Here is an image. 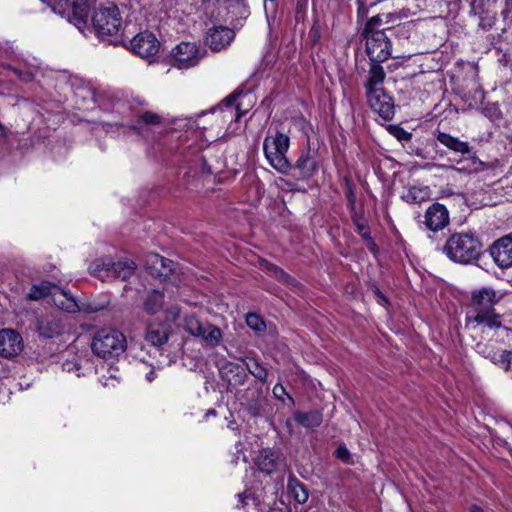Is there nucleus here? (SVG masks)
<instances>
[{"instance_id": "nucleus-4", "label": "nucleus", "mask_w": 512, "mask_h": 512, "mask_svg": "<svg viewBox=\"0 0 512 512\" xmlns=\"http://www.w3.org/2000/svg\"><path fill=\"white\" fill-rule=\"evenodd\" d=\"M289 145V137L281 132H277L274 136H266L263 142V151L267 161L281 174H287L292 168L286 157Z\"/></svg>"}, {"instance_id": "nucleus-25", "label": "nucleus", "mask_w": 512, "mask_h": 512, "mask_svg": "<svg viewBox=\"0 0 512 512\" xmlns=\"http://www.w3.org/2000/svg\"><path fill=\"white\" fill-rule=\"evenodd\" d=\"M135 269L136 264L132 260L112 262L111 279L117 278L125 281L134 274Z\"/></svg>"}, {"instance_id": "nucleus-50", "label": "nucleus", "mask_w": 512, "mask_h": 512, "mask_svg": "<svg viewBox=\"0 0 512 512\" xmlns=\"http://www.w3.org/2000/svg\"><path fill=\"white\" fill-rule=\"evenodd\" d=\"M365 242L367 243V247L370 252H372L374 255L378 253V246L372 237L365 240Z\"/></svg>"}, {"instance_id": "nucleus-24", "label": "nucleus", "mask_w": 512, "mask_h": 512, "mask_svg": "<svg viewBox=\"0 0 512 512\" xmlns=\"http://www.w3.org/2000/svg\"><path fill=\"white\" fill-rule=\"evenodd\" d=\"M135 269L136 264L132 260L112 262L111 279L117 278L125 281L134 274Z\"/></svg>"}, {"instance_id": "nucleus-13", "label": "nucleus", "mask_w": 512, "mask_h": 512, "mask_svg": "<svg viewBox=\"0 0 512 512\" xmlns=\"http://www.w3.org/2000/svg\"><path fill=\"white\" fill-rule=\"evenodd\" d=\"M21 335L9 329L0 331V355L5 358H11L22 351Z\"/></svg>"}, {"instance_id": "nucleus-15", "label": "nucleus", "mask_w": 512, "mask_h": 512, "mask_svg": "<svg viewBox=\"0 0 512 512\" xmlns=\"http://www.w3.org/2000/svg\"><path fill=\"white\" fill-rule=\"evenodd\" d=\"M169 339V327L164 323H151L147 326L145 340L155 347H161Z\"/></svg>"}, {"instance_id": "nucleus-54", "label": "nucleus", "mask_w": 512, "mask_h": 512, "mask_svg": "<svg viewBox=\"0 0 512 512\" xmlns=\"http://www.w3.org/2000/svg\"><path fill=\"white\" fill-rule=\"evenodd\" d=\"M210 415L215 416L216 415V411L214 409L208 410L207 413H206V416L208 417Z\"/></svg>"}, {"instance_id": "nucleus-58", "label": "nucleus", "mask_w": 512, "mask_h": 512, "mask_svg": "<svg viewBox=\"0 0 512 512\" xmlns=\"http://www.w3.org/2000/svg\"><path fill=\"white\" fill-rule=\"evenodd\" d=\"M384 16H385L386 19L394 17L392 14H385Z\"/></svg>"}, {"instance_id": "nucleus-40", "label": "nucleus", "mask_w": 512, "mask_h": 512, "mask_svg": "<svg viewBox=\"0 0 512 512\" xmlns=\"http://www.w3.org/2000/svg\"><path fill=\"white\" fill-rule=\"evenodd\" d=\"M247 325L254 331L261 332L265 330V322L257 314L249 313L246 316Z\"/></svg>"}, {"instance_id": "nucleus-16", "label": "nucleus", "mask_w": 512, "mask_h": 512, "mask_svg": "<svg viewBox=\"0 0 512 512\" xmlns=\"http://www.w3.org/2000/svg\"><path fill=\"white\" fill-rule=\"evenodd\" d=\"M483 356L493 364L502 368L505 372L511 370L512 352L509 350H497L487 346L481 351Z\"/></svg>"}, {"instance_id": "nucleus-11", "label": "nucleus", "mask_w": 512, "mask_h": 512, "mask_svg": "<svg viewBox=\"0 0 512 512\" xmlns=\"http://www.w3.org/2000/svg\"><path fill=\"white\" fill-rule=\"evenodd\" d=\"M159 48L160 42L155 34H135L129 39V50L142 58L156 55Z\"/></svg>"}, {"instance_id": "nucleus-57", "label": "nucleus", "mask_w": 512, "mask_h": 512, "mask_svg": "<svg viewBox=\"0 0 512 512\" xmlns=\"http://www.w3.org/2000/svg\"><path fill=\"white\" fill-rule=\"evenodd\" d=\"M286 427L291 430V421L290 420H286Z\"/></svg>"}, {"instance_id": "nucleus-48", "label": "nucleus", "mask_w": 512, "mask_h": 512, "mask_svg": "<svg viewBox=\"0 0 512 512\" xmlns=\"http://www.w3.org/2000/svg\"><path fill=\"white\" fill-rule=\"evenodd\" d=\"M336 457L346 464L352 463L351 453L345 445H340L335 451Z\"/></svg>"}, {"instance_id": "nucleus-41", "label": "nucleus", "mask_w": 512, "mask_h": 512, "mask_svg": "<svg viewBox=\"0 0 512 512\" xmlns=\"http://www.w3.org/2000/svg\"><path fill=\"white\" fill-rule=\"evenodd\" d=\"M483 114L490 120H499L502 117V112L496 103H488L483 107Z\"/></svg>"}, {"instance_id": "nucleus-36", "label": "nucleus", "mask_w": 512, "mask_h": 512, "mask_svg": "<svg viewBox=\"0 0 512 512\" xmlns=\"http://www.w3.org/2000/svg\"><path fill=\"white\" fill-rule=\"evenodd\" d=\"M428 198L427 188L412 187L408 190L404 199L409 203H421Z\"/></svg>"}, {"instance_id": "nucleus-33", "label": "nucleus", "mask_w": 512, "mask_h": 512, "mask_svg": "<svg viewBox=\"0 0 512 512\" xmlns=\"http://www.w3.org/2000/svg\"><path fill=\"white\" fill-rule=\"evenodd\" d=\"M99 42L103 45H112L114 47L123 46L129 49V39L125 34H97Z\"/></svg>"}, {"instance_id": "nucleus-32", "label": "nucleus", "mask_w": 512, "mask_h": 512, "mask_svg": "<svg viewBox=\"0 0 512 512\" xmlns=\"http://www.w3.org/2000/svg\"><path fill=\"white\" fill-rule=\"evenodd\" d=\"M151 262L158 276H167L173 270V261L158 254L151 255Z\"/></svg>"}, {"instance_id": "nucleus-2", "label": "nucleus", "mask_w": 512, "mask_h": 512, "mask_svg": "<svg viewBox=\"0 0 512 512\" xmlns=\"http://www.w3.org/2000/svg\"><path fill=\"white\" fill-rule=\"evenodd\" d=\"M442 252L455 263L470 264L482 255L483 244L475 232H455L447 239Z\"/></svg>"}, {"instance_id": "nucleus-55", "label": "nucleus", "mask_w": 512, "mask_h": 512, "mask_svg": "<svg viewBox=\"0 0 512 512\" xmlns=\"http://www.w3.org/2000/svg\"><path fill=\"white\" fill-rule=\"evenodd\" d=\"M203 171L206 172V173H212L210 167H206L205 164H204V167H203Z\"/></svg>"}, {"instance_id": "nucleus-39", "label": "nucleus", "mask_w": 512, "mask_h": 512, "mask_svg": "<svg viewBox=\"0 0 512 512\" xmlns=\"http://www.w3.org/2000/svg\"><path fill=\"white\" fill-rule=\"evenodd\" d=\"M62 368L68 373H75L77 377L85 375L84 367L76 359L66 360L62 364Z\"/></svg>"}, {"instance_id": "nucleus-56", "label": "nucleus", "mask_w": 512, "mask_h": 512, "mask_svg": "<svg viewBox=\"0 0 512 512\" xmlns=\"http://www.w3.org/2000/svg\"><path fill=\"white\" fill-rule=\"evenodd\" d=\"M98 310H99L98 308H89L86 311L89 313H92V312H97Z\"/></svg>"}, {"instance_id": "nucleus-26", "label": "nucleus", "mask_w": 512, "mask_h": 512, "mask_svg": "<svg viewBox=\"0 0 512 512\" xmlns=\"http://www.w3.org/2000/svg\"><path fill=\"white\" fill-rule=\"evenodd\" d=\"M111 269L112 261L110 259H96L89 266L91 274L102 281L111 279Z\"/></svg>"}, {"instance_id": "nucleus-46", "label": "nucleus", "mask_w": 512, "mask_h": 512, "mask_svg": "<svg viewBox=\"0 0 512 512\" xmlns=\"http://www.w3.org/2000/svg\"><path fill=\"white\" fill-rule=\"evenodd\" d=\"M382 15H376L370 18V20L366 23L362 32H384L385 29H389L390 27L383 28L382 30H375V27L382 23Z\"/></svg>"}, {"instance_id": "nucleus-17", "label": "nucleus", "mask_w": 512, "mask_h": 512, "mask_svg": "<svg viewBox=\"0 0 512 512\" xmlns=\"http://www.w3.org/2000/svg\"><path fill=\"white\" fill-rule=\"evenodd\" d=\"M385 77L386 73L380 63L370 62L367 79L364 83L365 91L369 92L371 90L383 89L381 85Z\"/></svg>"}, {"instance_id": "nucleus-12", "label": "nucleus", "mask_w": 512, "mask_h": 512, "mask_svg": "<svg viewBox=\"0 0 512 512\" xmlns=\"http://www.w3.org/2000/svg\"><path fill=\"white\" fill-rule=\"evenodd\" d=\"M450 218L447 208L438 202L433 203L425 212L424 225L432 232L443 230L449 225Z\"/></svg>"}, {"instance_id": "nucleus-30", "label": "nucleus", "mask_w": 512, "mask_h": 512, "mask_svg": "<svg viewBox=\"0 0 512 512\" xmlns=\"http://www.w3.org/2000/svg\"><path fill=\"white\" fill-rule=\"evenodd\" d=\"M288 489L292 493L294 499L300 504L305 503L309 498L307 489L295 477L289 478Z\"/></svg>"}, {"instance_id": "nucleus-18", "label": "nucleus", "mask_w": 512, "mask_h": 512, "mask_svg": "<svg viewBox=\"0 0 512 512\" xmlns=\"http://www.w3.org/2000/svg\"><path fill=\"white\" fill-rule=\"evenodd\" d=\"M238 94L232 93L227 96L213 111H220L223 113L225 120H235L236 122L242 116L239 111V106L235 104Z\"/></svg>"}, {"instance_id": "nucleus-37", "label": "nucleus", "mask_w": 512, "mask_h": 512, "mask_svg": "<svg viewBox=\"0 0 512 512\" xmlns=\"http://www.w3.org/2000/svg\"><path fill=\"white\" fill-rule=\"evenodd\" d=\"M203 323L194 315H190L185 317L184 319V329L191 335L197 336V334H201V326Z\"/></svg>"}, {"instance_id": "nucleus-21", "label": "nucleus", "mask_w": 512, "mask_h": 512, "mask_svg": "<svg viewBox=\"0 0 512 512\" xmlns=\"http://www.w3.org/2000/svg\"><path fill=\"white\" fill-rule=\"evenodd\" d=\"M436 138L442 145L454 152L461 154H468L470 152V146L468 142L461 141L459 138L454 137L448 133L439 131L436 135Z\"/></svg>"}, {"instance_id": "nucleus-45", "label": "nucleus", "mask_w": 512, "mask_h": 512, "mask_svg": "<svg viewBox=\"0 0 512 512\" xmlns=\"http://www.w3.org/2000/svg\"><path fill=\"white\" fill-rule=\"evenodd\" d=\"M390 133L399 141H410L412 139V133L406 131L404 128L394 125L390 127Z\"/></svg>"}, {"instance_id": "nucleus-14", "label": "nucleus", "mask_w": 512, "mask_h": 512, "mask_svg": "<svg viewBox=\"0 0 512 512\" xmlns=\"http://www.w3.org/2000/svg\"><path fill=\"white\" fill-rule=\"evenodd\" d=\"M280 461V453L270 449H262L255 459L258 469L265 473L271 474L277 470Z\"/></svg>"}, {"instance_id": "nucleus-52", "label": "nucleus", "mask_w": 512, "mask_h": 512, "mask_svg": "<svg viewBox=\"0 0 512 512\" xmlns=\"http://www.w3.org/2000/svg\"><path fill=\"white\" fill-rule=\"evenodd\" d=\"M366 1L367 0H357V3H358V12L359 13H364L365 10H366Z\"/></svg>"}, {"instance_id": "nucleus-9", "label": "nucleus", "mask_w": 512, "mask_h": 512, "mask_svg": "<svg viewBox=\"0 0 512 512\" xmlns=\"http://www.w3.org/2000/svg\"><path fill=\"white\" fill-rule=\"evenodd\" d=\"M489 254L500 269L512 267V237L505 235L495 240L489 247Z\"/></svg>"}, {"instance_id": "nucleus-34", "label": "nucleus", "mask_w": 512, "mask_h": 512, "mask_svg": "<svg viewBox=\"0 0 512 512\" xmlns=\"http://www.w3.org/2000/svg\"><path fill=\"white\" fill-rule=\"evenodd\" d=\"M53 286L49 282H41L33 285L28 293V299L40 300L51 294Z\"/></svg>"}, {"instance_id": "nucleus-5", "label": "nucleus", "mask_w": 512, "mask_h": 512, "mask_svg": "<svg viewBox=\"0 0 512 512\" xmlns=\"http://www.w3.org/2000/svg\"><path fill=\"white\" fill-rule=\"evenodd\" d=\"M122 21L118 6L112 2L101 4L92 15L93 27L98 32H118Z\"/></svg>"}, {"instance_id": "nucleus-7", "label": "nucleus", "mask_w": 512, "mask_h": 512, "mask_svg": "<svg viewBox=\"0 0 512 512\" xmlns=\"http://www.w3.org/2000/svg\"><path fill=\"white\" fill-rule=\"evenodd\" d=\"M366 98L370 108L383 120L389 121L394 117V101L384 89L366 92Z\"/></svg>"}, {"instance_id": "nucleus-51", "label": "nucleus", "mask_w": 512, "mask_h": 512, "mask_svg": "<svg viewBox=\"0 0 512 512\" xmlns=\"http://www.w3.org/2000/svg\"><path fill=\"white\" fill-rule=\"evenodd\" d=\"M146 380L151 383L157 378V373L154 368H151L150 371L145 376Z\"/></svg>"}, {"instance_id": "nucleus-42", "label": "nucleus", "mask_w": 512, "mask_h": 512, "mask_svg": "<svg viewBox=\"0 0 512 512\" xmlns=\"http://www.w3.org/2000/svg\"><path fill=\"white\" fill-rule=\"evenodd\" d=\"M265 268L271 275L275 276V278L280 281L288 282L290 279V276L283 269L274 264L265 262Z\"/></svg>"}, {"instance_id": "nucleus-47", "label": "nucleus", "mask_w": 512, "mask_h": 512, "mask_svg": "<svg viewBox=\"0 0 512 512\" xmlns=\"http://www.w3.org/2000/svg\"><path fill=\"white\" fill-rule=\"evenodd\" d=\"M63 295L66 298V303L60 304L61 309L65 310L67 312H71V313L78 311L79 310L78 304L75 301V299L72 297V295L65 291H63Z\"/></svg>"}, {"instance_id": "nucleus-8", "label": "nucleus", "mask_w": 512, "mask_h": 512, "mask_svg": "<svg viewBox=\"0 0 512 512\" xmlns=\"http://www.w3.org/2000/svg\"><path fill=\"white\" fill-rule=\"evenodd\" d=\"M366 53L370 62L381 63L391 56V43L386 34H365Z\"/></svg>"}, {"instance_id": "nucleus-23", "label": "nucleus", "mask_w": 512, "mask_h": 512, "mask_svg": "<svg viewBox=\"0 0 512 512\" xmlns=\"http://www.w3.org/2000/svg\"><path fill=\"white\" fill-rule=\"evenodd\" d=\"M68 7L72 9V14L69 15L68 20L72 22L77 29L82 30L86 25L88 1L71 2V5Z\"/></svg>"}, {"instance_id": "nucleus-28", "label": "nucleus", "mask_w": 512, "mask_h": 512, "mask_svg": "<svg viewBox=\"0 0 512 512\" xmlns=\"http://www.w3.org/2000/svg\"><path fill=\"white\" fill-rule=\"evenodd\" d=\"M235 34H206L205 44L212 51H220L228 46L234 39Z\"/></svg>"}, {"instance_id": "nucleus-20", "label": "nucleus", "mask_w": 512, "mask_h": 512, "mask_svg": "<svg viewBox=\"0 0 512 512\" xmlns=\"http://www.w3.org/2000/svg\"><path fill=\"white\" fill-rule=\"evenodd\" d=\"M293 419L301 426L307 429H315L322 423L323 416L319 410L308 412L295 411Z\"/></svg>"}, {"instance_id": "nucleus-6", "label": "nucleus", "mask_w": 512, "mask_h": 512, "mask_svg": "<svg viewBox=\"0 0 512 512\" xmlns=\"http://www.w3.org/2000/svg\"><path fill=\"white\" fill-rule=\"evenodd\" d=\"M35 330L42 339H54L65 332V317L62 314L46 313L35 318Z\"/></svg>"}, {"instance_id": "nucleus-10", "label": "nucleus", "mask_w": 512, "mask_h": 512, "mask_svg": "<svg viewBox=\"0 0 512 512\" xmlns=\"http://www.w3.org/2000/svg\"><path fill=\"white\" fill-rule=\"evenodd\" d=\"M174 66L179 69H187L198 64L201 55L194 43L181 42L172 52Z\"/></svg>"}, {"instance_id": "nucleus-35", "label": "nucleus", "mask_w": 512, "mask_h": 512, "mask_svg": "<svg viewBox=\"0 0 512 512\" xmlns=\"http://www.w3.org/2000/svg\"><path fill=\"white\" fill-rule=\"evenodd\" d=\"M161 121H162V118L160 115H158L154 112H151V111H146L139 115L138 119L136 120V124L134 125V129L139 130L142 127V125H147V126L160 125Z\"/></svg>"}, {"instance_id": "nucleus-22", "label": "nucleus", "mask_w": 512, "mask_h": 512, "mask_svg": "<svg viewBox=\"0 0 512 512\" xmlns=\"http://www.w3.org/2000/svg\"><path fill=\"white\" fill-rule=\"evenodd\" d=\"M295 168L300 171L303 178H309L313 176L318 170V163L310 155V151H303L295 163Z\"/></svg>"}, {"instance_id": "nucleus-59", "label": "nucleus", "mask_w": 512, "mask_h": 512, "mask_svg": "<svg viewBox=\"0 0 512 512\" xmlns=\"http://www.w3.org/2000/svg\"><path fill=\"white\" fill-rule=\"evenodd\" d=\"M210 32H218V28L217 27H213L210 29Z\"/></svg>"}, {"instance_id": "nucleus-53", "label": "nucleus", "mask_w": 512, "mask_h": 512, "mask_svg": "<svg viewBox=\"0 0 512 512\" xmlns=\"http://www.w3.org/2000/svg\"><path fill=\"white\" fill-rule=\"evenodd\" d=\"M470 512H483V510L479 506L472 505L470 507Z\"/></svg>"}, {"instance_id": "nucleus-27", "label": "nucleus", "mask_w": 512, "mask_h": 512, "mask_svg": "<svg viewBox=\"0 0 512 512\" xmlns=\"http://www.w3.org/2000/svg\"><path fill=\"white\" fill-rule=\"evenodd\" d=\"M223 374H232L233 378L228 377V382L234 385H243L247 379L245 369L236 363L229 362L222 368Z\"/></svg>"}, {"instance_id": "nucleus-49", "label": "nucleus", "mask_w": 512, "mask_h": 512, "mask_svg": "<svg viewBox=\"0 0 512 512\" xmlns=\"http://www.w3.org/2000/svg\"><path fill=\"white\" fill-rule=\"evenodd\" d=\"M501 15L506 23L512 22V0H505Z\"/></svg>"}, {"instance_id": "nucleus-3", "label": "nucleus", "mask_w": 512, "mask_h": 512, "mask_svg": "<svg viewBox=\"0 0 512 512\" xmlns=\"http://www.w3.org/2000/svg\"><path fill=\"white\" fill-rule=\"evenodd\" d=\"M127 342L124 334L115 329H101L93 337L91 349L102 359L117 358L125 352Z\"/></svg>"}, {"instance_id": "nucleus-38", "label": "nucleus", "mask_w": 512, "mask_h": 512, "mask_svg": "<svg viewBox=\"0 0 512 512\" xmlns=\"http://www.w3.org/2000/svg\"><path fill=\"white\" fill-rule=\"evenodd\" d=\"M253 506L254 508L257 507L258 502L257 499L248 491H244L243 493H239L237 495V504L236 508H246L248 506Z\"/></svg>"}, {"instance_id": "nucleus-43", "label": "nucleus", "mask_w": 512, "mask_h": 512, "mask_svg": "<svg viewBox=\"0 0 512 512\" xmlns=\"http://www.w3.org/2000/svg\"><path fill=\"white\" fill-rule=\"evenodd\" d=\"M273 395L282 402H285L284 396H286L287 400H288L287 405L288 406L295 405V401H294L293 397L290 396L289 394H287L285 387L280 383H278L274 386Z\"/></svg>"}, {"instance_id": "nucleus-29", "label": "nucleus", "mask_w": 512, "mask_h": 512, "mask_svg": "<svg viewBox=\"0 0 512 512\" xmlns=\"http://www.w3.org/2000/svg\"><path fill=\"white\" fill-rule=\"evenodd\" d=\"M245 365L251 375L263 384L266 383L268 379V370L258 359L248 358L247 361H245Z\"/></svg>"}, {"instance_id": "nucleus-1", "label": "nucleus", "mask_w": 512, "mask_h": 512, "mask_svg": "<svg viewBox=\"0 0 512 512\" xmlns=\"http://www.w3.org/2000/svg\"><path fill=\"white\" fill-rule=\"evenodd\" d=\"M500 297L492 287H482L471 292L470 314L466 316L467 324H476L489 330L502 326L501 315L495 312L494 306Z\"/></svg>"}, {"instance_id": "nucleus-44", "label": "nucleus", "mask_w": 512, "mask_h": 512, "mask_svg": "<svg viewBox=\"0 0 512 512\" xmlns=\"http://www.w3.org/2000/svg\"><path fill=\"white\" fill-rule=\"evenodd\" d=\"M353 222L357 228L358 234L362 237L364 241L371 237L368 224L365 220L360 219L358 217H353Z\"/></svg>"}, {"instance_id": "nucleus-31", "label": "nucleus", "mask_w": 512, "mask_h": 512, "mask_svg": "<svg viewBox=\"0 0 512 512\" xmlns=\"http://www.w3.org/2000/svg\"><path fill=\"white\" fill-rule=\"evenodd\" d=\"M164 303V295L159 291H152L144 302V308L149 314H155L161 310Z\"/></svg>"}, {"instance_id": "nucleus-19", "label": "nucleus", "mask_w": 512, "mask_h": 512, "mask_svg": "<svg viewBox=\"0 0 512 512\" xmlns=\"http://www.w3.org/2000/svg\"><path fill=\"white\" fill-rule=\"evenodd\" d=\"M201 334H197L196 337H200L206 346L215 348L220 345L223 333L220 328L210 323H203L201 326Z\"/></svg>"}]
</instances>
